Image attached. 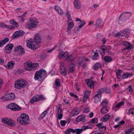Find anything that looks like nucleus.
Listing matches in <instances>:
<instances>
[{
  "instance_id": "nucleus-1",
  "label": "nucleus",
  "mask_w": 134,
  "mask_h": 134,
  "mask_svg": "<svg viewBox=\"0 0 134 134\" xmlns=\"http://www.w3.org/2000/svg\"><path fill=\"white\" fill-rule=\"evenodd\" d=\"M41 38L38 35H35L34 38V40L33 41L32 39H30L27 42V46L30 48L32 50H35L36 49L37 47L34 44V43L37 44H39L41 42Z\"/></svg>"
},
{
  "instance_id": "nucleus-2",
  "label": "nucleus",
  "mask_w": 134,
  "mask_h": 134,
  "mask_svg": "<svg viewBox=\"0 0 134 134\" xmlns=\"http://www.w3.org/2000/svg\"><path fill=\"white\" fill-rule=\"evenodd\" d=\"M17 121L20 124L26 125L29 124L30 120L28 115L25 113H22L17 118Z\"/></svg>"
},
{
  "instance_id": "nucleus-3",
  "label": "nucleus",
  "mask_w": 134,
  "mask_h": 134,
  "mask_svg": "<svg viewBox=\"0 0 134 134\" xmlns=\"http://www.w3.org/2000/svg\"><path fill=\"white\" fill-rule=\"evenodd\" d=\"M27 84V82L25 80L21 78L17 80L15 82L14 87L17 89H21L24 87Z\"/></svg>"
},
{
  "instance_id": "nucleus-4",
  "label": "nucleus",
  "mask_w": 134,
  "mask_h": 134,
  "mask_svg": "<svg viewBox=\"0 0 134 134\" xmlns=\"http://www.w3.org/2000/svg\"><path fill=\"white\" fill-rule=\"evenodd\" d=\"M47 74L46 71L43 69H41L35 73L34 79L36 81H41L43 77Z\"/></svg>"
},
{
  "instance_id": "nucleus-5",
  "label": "nucleus",
  "mask_w": 134,
  "mask_h": 134,
  "mask_svg": "<svg viewBox=\"0 0 134 134\" xmlns=\"http://www.w3.org/2000/svg\"><path fill=\"white\" fill-rule=\"evenodd\" d=\"M93 127L92 125H89L87 126H83L80 129H76L72 130L73 133H75L76 134H80L83 131L86 130L87 129H92Z\"/></svg>"
},
{
  "instance_id": "nucleus-6",
  "label": "nucleus",
  "mask_w": 134,
  "mask_h": 134,
  "mask_svg": "<svg viewBox=\"0 0 134 134\" xmlns=\"http://www.w3.org/2000/svg\"><path fill=\"white\" fill-rule=\"evenodd\" d=\"M131 15V14L130 13H127V12L123 13L121 15L119 18V19L120 20V21L119 22V23H121V21H126Z\"/></svg>"
},
{
  "instance_id": "nucleus-7",
  "label": "nucleus",
  "mask_w": 134,
  "mask_h": 134,
  "mask_svg": "<svg viewBox=\"0 0 134 134\" xmlns=\"http://www.w3.org/2000/svg\"><path fill=\"white\" fill-rule=\"evenodd\" d=\"M29 22L27 23L25 25L29 29L36 28L37 26L38 22L37 21H34L31 20H30Z\"/></svg>"
},
{
  "instance_id": "nucleus-8",
  "label": "nucleus",
  "mask_w": 134,
  "mask_h": 134,
  "mask_svg": "<svg viewBox=\"0 0 134 134\" xmlns=\"http://www.w3.org/2000/svg\"><path fill=\"white\" fill-rule=\"evenodd\" d=\"M7 108L15 111H19L21 108L15 103H12L6 106Z\"/></svg>"
},
{
  "instance_id": "nucleus-9",
  "label": "nucleus",
  "mask_w": 134,
  "mask_h": 134,
  "mask_svg": "<svg viewBox=\"0 0 134 134\" xmlns=\"http://www.w3.org/2000/svg\"><path fill=\"white\" fill-rule=\"evenodd\" d=\"M15 97V95L13 93L6 94L1 98V99L3 101H7L13 99Z\"/></svg>"
},
{
  "instance_id": "nucleus-10",
  "label": "nucleus",
  "mask_w": 134,
  "mask_h": 134,
  "mask_svg": "<svg viewBox=\"0 0 134 134\" xmlns=\"http://www.w3.org/2000/svg\"><path fill=\"white\" fill-rule=\"evenodd\" d=\"M44 99L43 97L41 95H36L34 96L30 100V102L33 103L34 102Z\"/></svg>"
},
{
  "instance_id": "nucleus-11",
  "label": "nucleus",
  "mask_w": 134,
  "mask_h": 134,
  "mask_svg": "<svg viewBox=\"0 0 134 134\" xmlns=\"http://www.w3.org/2000/svg\"><path fill=\"white\" fill-rule=\"evenodd\" d=\"M2 121L4 124L10 126H13L14 125L13 121L8 118H5L2 119Z\"/></svg>"
},
{
  "instance_id": "nucleus-12",
  "label": "nucleus",
  "mask_w": 134,
  "mask_h": 134,
  "mask_svg": "<svg viewBox=\"0 0 134 134\" xmlns=\"http://www.w3.org/2000/svg\"><path fill=\"white\" fill-rule=\"evenodd\" d=\"M129 35L128 31L126 30L124 31H121L115 35V37H119L122 36L125 37Z\"/></svg>"
},
{
  "instance_id": "nucleus-13",
  "label": "nucleus",
  "mask_w": 134,
  "mask_h": 134,
  "mask_svg": "<svg viewBox=\"0 0 134 134\" xmlns=\"http://www.w3.org/2000/svg\"><path fill=\"white\" fill-rule=\"evenodd\" d=\"M25 34L23 30H20L16 31L14 33L13 35V37L14 38H17L20 36H23Z\"/></svg>"
},
{
  "instance_id": "nucleus-14",
  "label": "nucleus",
  "mask_w": 134,
  "mask_h": 134,
  "mask_svg": "<svg viewBox=\"0 0 134 134\" xmlns=\"http://www.w3.org/2000/svg\"><path fill=\"white\" fill-rule=\"evenodd\" d=\"M31 62H25L24 64V68L25 70L28 71L32 70Z\"/></svg>"
},
{
  "instance_id": "nucleus-15",
  "label": "nucleus",
  "mask_w": 134,
  "mask_h": 134,
  "mask_svg": "<svg viewBox=\"0 0 134 134\" xmlns=\"http://www.w3.org/2000/svg\"><path fill=\"white\" fill-rule=\"evenodd\" d=\"M13 44L12 43L7 44L5 47V50L6 52L7 53H10L13 49Z\"/></svg>"
},
{
  "instance_id": "nucleus-16",
  "label": "nucleus",
  "mask_w": 134,
  "mask_h": 134,
  "mask_svg": "<svg viewBox=\"0 0 134 134\" xmlns=\"http://www.w3.org/2000/svg\"><path fill=\"white\" fill-rule=\"evenodd\" d=\"M74 5L75 8L79 9L81 8V4L78 0H75L74 1Z\"/></svg>"
},
{
  "instance_id": "nucleus-17",
  "label": "nucleus",
  "mask_w": 134,
  "mask_h": 134,
  "mask_svg": "<svg viewBox=\"0 0 134 134\" xmlns=\"http://www.w3.org/2000/svg\"><path fill=\"white\" fill-rule=\"evenodd\" d=\"M68 53L67 52H61L59 54V57L60 58H62L65 60L66 58L68 56Z\"/></svg>"
},
{
  "instance_id": "nucleus-18",
  "label": "nucleus",
  "mask_w": 134,
  "mask_h": 134,
  "mask_svg": "<svg viewBox=\"0 0 134 134\" xmlns=\"http://www.w3.org/2000/svg\"><path fill=\"white\" fill-rule=\"evenodd\" d=\"M85 24V22L84 21L83 23L81 24L80 25H78L77 26L75 27L74 32L75 33H77L80 30V29Z\"/></svg>"
},
{
  "instance_id": "nucleus-19",
  "label": "nucleus",
  "mask_w": 134,
  "mask_h": 134,
  "mask_svg": "<svg viewBox=\"0 0 134 134\" xmlns=\"http://www.w3.org/2000/svg\"><path fill=\"white\" fill-rule=\"evenodd\" d=\"M133 75V74L132 73H124L121 75V78L123 79H126L130 77Z\"/></svg>"
},
{
  "instance_id": "nucleus-20",
  "label": "nucleus",
  "mask_w": 134,
  "mask_h": 134,
  "mask_svg": "<svg viewBox=\"0 0 134 134\" xmlns=\"http://www.w3.org/2000/svg\"><path fill=\"white\" fill-rule=\"evenodd\" d=\"M84 93L83 100L85 102L89 98L91 94V92L90 91L86 90L84 92Z\"/></svg>"
},
{
  "instance_id": "nucleus-21",
  "label": "nucleus",
  "mask_w": 134,
  "mask_h": 134,
  "mask_svg": "<svg viewBox=\"0 0 134 134\" xmlns=\"http://www.w3.org/2000/svg\"><path fill=\"white\" fill-rule=\"evenodd\" d=\"M85 115H81L78 116L76 119V121L77 122H80L83 121L86 118Z\"/></svg>"
},
{
  "instance_id": "nucleus-22",
  "label": "nucleus",
  "mask_w": 134,
  "mask_h": 134,
  "mask_svg": "<svg viewBox=\"0 0 134 134\" xmlns=\"http://www.w3.org/2000/svg\"><path fill=\"white\" fill-rule=\"evenodd\" d=\"M20 50L22 52V54H24L25 52L24 49L22 46H18L15 47V51H18Z\"/></svg>"
},
{
  "instance_id": "nucleus-23",
  "label": "nucleus",
  "mask_w": 134,
  "mask_h": 134,
  "mask_svg": "<svg viewBox=\"0 0 134 134\" xmlns=\"http://www.w3.org/2000/svg\"><path fill=\"white\" fill-rule=\"evenodd\" d=\"M79 113L78 110L74 109L72 110L70 113L69 116L70 117L75 116L78 115Z\"/></svg>"
},
{
  "instance_id": "nucleus-24",
  "label": "nucleus",
  "mask_w": 134,
  "mask_h": 134,
  "mask_svg": "<svg viewBox=\"0 0 134 134\" xmlns=\"http://www.w3.org/2000/svg\"><path fill=\"white\" fill-rule=\"evenodd\" d=\"M103 25V21L101 19L99 18L98 19L97 21L96 26L98 27H102Z\"/></svg>"
},
{
  "instance_id": "nucleus-25",
  "label": "nucleus",
  "mask_w": 134,
  "mask_h": 134,
  "mask_svg": "<svg viewBox=\"0 0 134 134\" xmlns=\"http://www.w3.org/2000/svg\"><path fill=\"white\" fill-rule=\"evenodd\" d=\"M15 62L13 61L9 62L6 65V67L8 69L12 68L15 64Z\"/></svg>"
},
{
  "instance_id": "nucleus-26",
  "label": "nucleus",
  "mask_w": 134,
  "mask_h": 134,
  "mask_svg": "<svg viewBox=\"0 0 134 134\" xmlns=\"http://www.w3.org/2000/svg\"><path fill=\"white\" fill-rule=\"evenodd\" d=\"M101 95L96 94L94 97V101L95 103H98L101 100Z\"/></svg>"
},
{
  "instance_id": "nucleus-27",
  "label": "nucleus",
  "mask_w": 134,
  "mask_h": 134,
  "mask_svg": "<svg viewBox=\"0 0 134 134\" xmlns=\"http://www.w3.org/2000/svg\"><path fill=\"white\" fill-rule=\"evenodd\" d=\"M75 59V58L72 55H69L68 54V56L65 58V60L72 62H74Z\"/></svg>"
},
{
  "instance_id": "nucleus-28",
  "label": "nucleus",
  "mask_w": 134,
  "mask_h": 134,
  "mask_svg": "<svg viewBox=\"0 0 134 134\" xmlns=\"http://www.w3.org/2000/svg\"><path fill=\"white\" fill-rule=\"evenodd\" d=\"M9 41V39L8 38H6L4 40L0 41V47H2L5 44Z\"/></svg>"
},
{
  "instance_id": "nucleus-29",
  "label": "nucleus",
  "mask_w": 134,
  "mask_h": 134,
  "mask_svg": "<svg viewBox=\"0 0 134 134\" xmlns=\"http://www.w3.org/2000/svg\"><path fill=\"white\" fill-rule=\"evenodd\" d=\"M110 117V115L108 114H107L102 117L101 120L103 122H106L109 120Z\"/></svg>"
},
{
  "instance_id": "nucleus-30",
  "label": "nucleus",
  "mask_w": 134,
  "mask_h": 134,
  "mask_svg": "<svg viewBox=\"0 0 134 134\" xmlns=\"http://www.w3.org/2000/svg\"><path fill=\"white\" fill-rule=\"evenodd\" d=\"M103 58L104 61L106 62H110L113 60L109 56H105Z\"/></svg>"
},
{
  "instance_id": "nucleus-31",
  "label": "nucleus",
  "mask_w": 134,
  "mask_h": 134,
  "mask_svg": "<svg viewBox=\"0 0 134 134\" xmlns=\"http://www.w3.org/2000/svg\"><path fill=\"white\" fill-rule=\"evenodd\" d=\"M109 110L108 108L106 107H102V109L101 110V112L103 114H105L107 113Z\"/></svg>"
},
{
  "instance_id": "nucleus-32",
  "label": "nucleus",
  "mask_w": 134,
  "mask_h": 134,
  "mask_svg": "<svg viewBox=\"0 0 134 134\" xmlns=\"http://www.w3.org/2000/svg\"><path fill=\"white\" fill-rule=\"evenodd\" d=\"M125 123L124 121L122 120L120 122H119L118 125H114L113 126V127L115 129L118 128H120L121 125Z\"/></svg>"
},
{
  "instance_id": "nucleus-33",
  "label": "nucleus",
  "mask_w": 134,
  "mask_h": 134,
  "mask_svg": "<svg viewBox=\"0 0 134 134\" xmlns=\"http://www.w3.org/2000/svg\"><path fill=\"white\" fill-rule=\"evenodd\" d=\"M31 68H32V70H34L37 69L39 67L38 64L37 63H32L31 62Z\"/></svg>"
},
{
  "instance_id": "nucleus-34",
  "label": "nucleus",
  "mask_w": 134,
  "mask_h": 134,
  "mask_svg": "<svg viewBox=\"0 0 134 134\" xmlns=\"http://www.w3.org/2000/svg\"><path fill=\"white\" fill-rule=\"evenodd\" d=\"M94 82H95L94 81L91 80L89 81L87 83L89 87L92 88L94 87Z\"/></svg>"
},
{
  "instance_id": "nucleus-35",
  "label": "nucleus",
  "mask_w": 134,
  "mask_h": 134,
  "mask_svg": "<svg viewBox=\"0 0 134 134\" xmlns=\"http://www.w3.org/2000/svg\"><path fill=\"white\" fill-rule=\"evenodd\" d=\"M74 24L72 22H70L68 25L67 28V31H70L71 29L74 27Z\"/></svg>"
},
{
  "instance_id": "nucleus-36",
  "label": "nucleus",
  "mask_w": 134,
  "mask_h": 134,
  "mask_svg": "<svg viewBox=\"0 0 134 134\" xmlns=\"http://www.w3.org/2000/svg\"><path fill=\"white\" fill-rule=\"evenodd\" d=\"M134 129L132 127L130 128L127 131H125V134H134V133L132 131Z\"/></svg>"
},
{
  "instance_id": "nucleus-37",
  "label": "nucleus",
  "mask_w": 134,
  "mask_h": 134,
  "mask_svg": "<svg viewBox=\"0 0 134 134\" xmlns=\"http://www.w3.org/2000/svg\"><path fill=\"white\" fill-rule=\"evenodd\" d=\"M75 66L74 64H72L69 66V72L72 73L73 72Z\"/></svg>"
},
{
  "instance_id": "nucleus-38",
  "label": "nucleus",
  "mask_w": 134,
  "mask_h": 134,
  "mask_svg": "<svg viewBox=\"0 0 134 134\" xmlns=\"http://www.w3.org/2000/svg\"><path fill=\"white\" fill-rule=\"evenodd\" d=\"M104 91V90L103 88H101L97 91V93L96 94H99L102 95V94L103 93Z\"/></svg>"
},
{
  "instance_id": "nucleus-39",
  "label": "nucleus",
  "mask_w": 134,
  "mask_h": 134,
  "mask_svg": "<svg viewBox=\"0 0 134 134\" xmlns=\"http://www.w3.org/2000/svg\"><path fill=\"white\" fill-rule=\"evenodd\" d=\"M101 67V65L99 63H97L94 64V69L95 70H97Z\"/></svg>"
},
{
  "instance_id": "nucleus-40",
  "label": "nucleus",
  "mask_w": 134,
  "mask_h": 134,
  "mask_svg": "<svg viewBox=\"0 0 134 134\" xmlns=\"http://www.w3.org/2000/svg\"><path fill=\"white\" fill-rule=\"evenodd\" d=\"M108 102L106 99L103 100L101 104L102 107H106L107 106Z\"/></svg>"
},
{
  "instance_id": "nucleus-41",
  "label": "nucleus",
  "mask_w": 134,
  "mask_h": 134,
  "mask_svg": "<svg viewBox=\"0 0 134 134\" xmlns=\"http://www.w3.org/2000/svg\"><path fill=\"white\" fill-rule=\"evenodd\" d=\"M118 71L116 73L117 78L119 79L120 77V75L122 72V70L120 69H118Z\"/></svg>"
},
{
  "instance_id": "nucleus-42",
  "label": "nucleus",
  "mask_w": 134,
  "mask_h": 134,
  "mask_svg": "<svg viewBox=\"0 0 134 134\" xmlns=\"http://www.w3.org/2000/svg\"><path fill=\"white\" fill-rule=\"evenodd\" d=\"M97 118H95L94 119H92L90 120L89 123L91 124H94V123H97Z\"/></svg>"
},
{
  "instance_id": "nucleus-43",
  "label": "nucleus",
  "mask_w": 134,
  "mask_h": 134,
  "mask_svg": "<svg viewBox=\"0 0 134 134\" xmlns=\"http://www.w3.org/2000/svg\"><path fill=\"white\" fill-rule=\"evenodd\" d=\"M47 113V110H46L42 113L40 115V116L41 118H44Z\"/></svg>"
},
{
  "instance_id": "nucleus-44",
  "label": "nucleus",
  "mask_w": 134,
  "mask_h": 134,
  "mask_svg": "<svg viewBox=\"0 0 134 134\" xmlns=\"http://www.w3.org/2000/svg\"><path fill=\"white\" fill-rule=\"evenodd\" d=\"M132 44L130 43L129 42L128 43V44L127 45L126 47L125 48L126 49H131L132 48Z\"/></svg>"
},
{
  "instance_id": "nucleus-45",
  "label": "nucleus",
  "mask_w": 134,
  "mask_h": 134,
  "mask_svg": "<svg viewBox=\"0 0 134 134\" xmlns=\"http://www.w3.org/2000/svg\"><path fill=\"white\" fill-rule=\"evenodd\" d=\"M0 26L5 28H7L8 27V26L6 25L4 23L1 22L0 23Z\"/></svg>"
},
{
  "instance_id": "nucleus-46",
  "label": "nucleus",
  "mask_w": 134,
  "mask_h": 134,
  "mask_svg": "<svg viewBox=\"0 0 134 134\" xmlns=\"http://www.w3.org/2000/svg\"><path fill=\"white\" fill-rule=\"evenodd\" d=\"M60 73L62 75H65L66 72L65 69L63 68V69H61L60 71Z\"/></svg>"
},
{
  "instance_id": "nucleus-47",
  "label": "nucleus",
  "mask_w": 134,
  "mask_h": 134,
  "mask_svg": "<svg viewBox=\"0 0 134 134\" xmlns=\"http://www.w3.org/2000/svg\"><path fill=\"white\" fill-rule=\"evenodd\" d=\"M98 53H96L93 56L92 59L93 60H97L98 59Z\"/></svg>"
},
{
  "instance_id": "nucleus-48",
  "label": "nucleus",
  "mask_w": 134,
  "mask_h": 134,
  "mask_svg": "<svg viewBox=\"0 0 134 134\" xmlns=\"http://www.w3.org/2000/svg\"><path fill=\"white\" fill-rule=\"evenodd\" d=\"M72 130H73V129L72 128L69 129L68 130L65 131V133L66 134H69L71 132L73 133V131H72Z\"/></svg>"
},
{
  "instance_id": "nucleus-49",
  "label": "nucleus",
  "mask_w": 134,
  "mask_h": 134,
  "mask_svg": "<svg viewBox=\"0 0 134 134\" xmlns=\"http://www.w3.org/2000/svg\"><path fill=\"white\" fill-rule=\"evenodd\" d=\"M55 83V85L57 87H58L60 85V81L58 79H56Z\"/></svg>"
},
{
  "instance_id": "nucleus-50",
  "label": "nucleus",
  "mask_w": 134,
  "mask_h": 134,
  "mask_svg": "<svg viewBox=\"0 0 134 134\" xmlns=\"http://www.w3.org/2000/svg\"><path fill=\"white\" fill-rule=\"evenodd\" d=\"M124 102L122 101L118 103L115 106V107L117 108H119L121 106L124 105Z\"/></svg>"
},
{
  "instance_id": "nucleus-51",
  "label": "nucleus",
  "mask_w": 134,
  "mask_h": 134,
  "mask_svg": "<svg viewBox=\"0 0 134 134\" xmlns=\"http://www.w3.org/2000/svg\"><path fill=\"white\" fill-rule=\"evenodd\" d=\"M66 123V121L65 120H61L60 121V123L62 126H64Z\"/></svg>"
},
{
  "instance_id": "nucleus-52",
  "label": "nucleus",
  "mask_w": 134,
  "mask_h": 134,
  "mask_svg": "<svg viewBox=\"0 0 134 134\" xmlns=\"http://www.w3.org/2000/svg\"><path fill=\"white\" fill-rule=\"evenodd\" d=\"M129 113L131 114L134 115V109L132 108L129 109Z\"/></svg>"
},
{
  "instance_id": "nucleus-53",
  "label": "nucleus",
  "mask_w": 134,
  "mask_h": 134,
  "mask_svg": "<svg viewBox=\"0 0 134 134\" xmlns=\"http://www.w3.org/2000/svg\"><path fill=\"white\" fill-rule=\"evenodd\" d=\"M100 49L103 50V51H105L107 49V47L106 46H102L100 47Z\"/></svg>"
},
{
  "instance_id": "nucleus-54",
  "label": "nucleus",
  "mask_w": 134,
  "mask_h": 134,
  "mask_svg": "<svg viewBox=\"0 0 134 134\" xmlns=\"http://www.w3.org/2000/svg\"><path fill=\"white\" fill-rule=\"evenodd\" d=\"M58 114H60L62 111V108L61 107H58Z\"/></svg>"
},
{
  "instance_id": "nucleus-55",
  "label": "nucleus",
  "mask_w": 134,
  "mask_h": 134,
  "mask_svg": "<svg viewBox=\"0 0 134 134\" xmlns=\"http://www.w3.org/2000/svg\"><path fill=\"white\" fill-rule=\"evenodd\" d=\"M57 12L59 14L61 15H62L63 14V11L62 9L61 8L59 9V10L57 11Z\"/></svg>"
},
{
  "instance_id": "nucleus-56",
  "label": "nucleus",
  "mask_w": 134,
  "mask_h": 134,
  "mask_svg": "<svg viewBox=\"0 0 134 134\" xmlns=\"http://www.w3.org/2000/svg\"><path fill=\"white\" fill-rule=\"evenodd\" d=\"M90 108H85L84 110V113H88L90 112Z\"/></svg>"
},
{
  "instance_id": "nucleus-57",
  "label": "nucleus",
  "mask_w": 134,
  "mask_h": 134,
  "mask_svg": "<svg viewBox=\"0 0 134 134\" xmlns=\"http://www.w3.org/2000/svg\"><path fill=\"white\" fill-rule=\"evenodd\" d=\"M61 8L58 5H55L54 7V9L55 10L58 11Z\"/></svg>"
},
{
  "instance_id": "nucleus-58",
  "label": "nucleus",
  "mask_w": 134,
  "mask_h": 134,
  "mask_svg": "<svg viewBox=\"0 0 134 134\" xmlns=\"http://www.w3.org/2000/svg\"><path fill=\"white\" fill-rule=\"evenodd\" d=\"M129 43V42H128L126 41H124L122 42V44L123 45H124L126 46L127 45H128Z\"/></svg>"
},
{
  "instance_id": "nucleus-59",
  "label": "nucleus",
  "mask_w": 134,
  "mask_h": 134,
  "mask_svg": "<svg viewBox=\"0 0 134 134\" xmlns=\"http://www.w3.org/2000/svg\"><path fill=\"white\" fill-rule=\"evenodd\" d=\"M70 95L71 96L74 97L75 98H78L77 96L75 94L72 92H70Z\"/></svg>"
},
{
  "instance_id": "nucleus-60",
  "label": "nucleus",
  "mask_w": 134,
  "mask_h": 134,
  "mask_svg": "<svg viewBox=\"0 0 134 134\" xmlns=\"http://www.w3.org/2000/svg\"><path fill=\"white\" fill-rule=\"evenodd\" d=\"M58 115L57 116L58 119L59 120L61 119L62 118L63 115L62 114H58Z\"/></svg>"
},
{
  "instance_id": "nucleus-61",
  "label": "nucleus",
  "mask_w": 134,
  "mask_h": 134,
  "mask_svg": "<svg viewBox=\"0 0 134 134\" xmlns=\"http://www.w3.org/2000/svg\"><path fill=\"white\" fill-rule=\"evenodd\" d=\"M91 133L92 134H101V132L98 131H96L95 132Z\"/></svg>"
},
{
  "instance_id": "nucleus-62",
  "label": "nucleus",
  "mask_w": 134,
  "mask_h": 134,
  "mask_svg": "<svg viewBox=\"0 0 134 134\" xmlns=\"http://www.w3.org/2000/svg\"><path fill=\"white\" fill-rule=\"evenodd\" d=\"M99 129H100V130H101L102 129H104V130H105L106 129V126H102L99 128Z\"/></svg>"
},
{
  "instance_id": "nucleus-63",
  "label": "nucleus",
  "mask_w": 134,
  "mask_h": 134,
  "mask_svg": "<svg viewBox=\"0 0 134 134\" xmlns=\"http://www.w3.org/2000/svg\"><path fill=\"white\" fill-rule=\"evenodd\" d=\"M99 52L101 54L103 55H104L105 54V51H103V50H101L100 49L99 50Z\"/></svg>"
},
{
  "instance_id": "nucleus-64",
  "label": "nucleus",
  "mask_w": 134,
  "mask_h": 134,
  "mask_svg": "<svg viewBox=\"0 0 134 134\" xmlns=\"http://www.w3.org/2000/svg\"><path fill=\"white\" fill-rule=\"evenodd\" d=\"M15 22L14 19H12L10 21V23L12 25H14Z\"/></svg>"
}]
</instances>
